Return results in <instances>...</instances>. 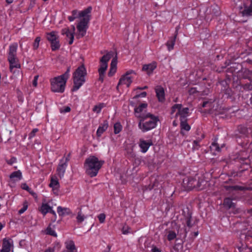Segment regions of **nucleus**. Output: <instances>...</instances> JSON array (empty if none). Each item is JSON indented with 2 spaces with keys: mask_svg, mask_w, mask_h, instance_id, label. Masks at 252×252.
<instances>
[{
  "mask_svg": "<svg viewBox=\"0 0 252 252\" xmlns=\"http://www.w3.org/2000/svg\"><path fill=\"white\" fill-rule=\"evenodd\" d=\"M176 37L170 39L168 40L166 43V45L167 47L168 50L169 51H171L173 49L175 43Z\"/></svg>",
  "mask_w": 252,
  "mask_h": 252,
  "instance_id": "nucleus-28",
  "label": "nucleus"
},
{
  "mask_svg": "<svg viewBox=\"0 0 252 252\" xmlns=\"http://www.w3.org/2000/svg\"><path fill=\"white\" fill-rule=\"evenodd\" d=\"M35 199L37 198V194L31 189L28 191Z\"/></svg>",
  "mask_w": 252,
  "mask_h": 252,
  "instance_id": "nucleus-47",
  "label": "nucleus"
},
{
  "mask_svg": "<svg viewBox=\"0 0 252 252\" xmlns=\"http://www.w3.org/2000/svg\"><path fill=\"white\" fill-rule=\"evenodd\" d=\"M136 75L135 72L133 70L127 71L120 78L117 86V90L120 92L124 89L128 88L131 85L133 78Z\"/></svg>",
  "mask_w": 252,
  "mask_h": 252,
  "instance_id": "nucleus-8",
  "label": "nucleus"
},
{
  "mask_svg": "<svg viewBox=\"0 0 252 252\" xmlns=\"http://www.w3.org/2000/svg\"><path fill=\"white\" fill-rule=\"evenodd\" d=\"M147 107L146 103H143L140 104L138 107L134 108L135 113L137 117L142 118L145 115L144 113L146 111Z\"/></svg>",
  "mask_w": 252,
  "mask_h": 252,
  "instance_id": "nucleus-15",
  "label": "nucleus"
},
{
  "mask_svg": "<svg viewBox=\"0 0 252 252\" xmlns=\"http://www.w3.org/2000/svg\"><path fill=\"white\" fill-rule=\"evenodd\" d=\"M189 109L182 107L181 104H175L171 109L172 117L179 118L182 131L183 130L189 131L190 129V126L187 123L186 118L188 115Z\"/></svg>",
  "mask_w": 252,
  "mask_h": 252,
  "instance_id": "nucleus-3",
  "label": "nucleus"
},
{
  "mask_svg": "<svg viewBox=\"0 0 252 252\" xmlns=\"http://www.w3.org/2000/svg\"><path fill=\"white\" fill-rule=\"evenodd\" d=\"M97 218L100 223H103L105 221L106 216L103 213H101L98 215Z\"/></svg>",
  "mask_w": 252,
  "mask_h": 252,
  "instance_id": "nucleus-38",
  "label": "nucleus"
},
{
  "mask_svg": "<svg viewBox=\"0 0 252 252\" xmlns=\"http://www.w3.org/2000/svg\"><path fill=\"white\" fill-rule=\"evenodd\" d=\"M157 96L160 102H163L165 100V93L164 89L161 86H157L155 88Z\"/></svg>",
  "mask_w": 252,
  "mask_h": 252,
  "instance_id": "nucleus-19",
  "label": "nucleus"
},
{
  "mask_svg": "<svg viewBox=\"0 0 252 252\" xmlns=\"http://www.w3.org/2000/svg\"><path fill=\"white\" fill-rule=\"evenodd\" d=\"M115 56V53L113 51L107 52L100 60V65L98 68V72L100 77H102L108 67V62Z\"/></svg>",
  "mask_w": 252,
  "mask_h": 252,
  "instance_id": "nucleus-9",
  "label": "nucleus"
},
{
  "mask_svg": "<svg viewBox=\"0 0 252 252\" xmlns=\"http://www.w3.org/2000/svg\"><path fill=\"white\" fill-rule=\"evenodd\" d=\"M66 251L76 250L74 243L72 240H68L65 243Z\"/></svg>",
  "mask_w": 252,
  "mask_h": 252,
  "instance_id": "nucleus-27",
  "label": "nucleus"
},
{
  "mask_svg": "<svg viewBox=\"0 0 252 252\" xmlns=\"http://www.w3.org/2000/svg\"><path fill=\"white\" fill-rule=\"evenodd\" d=\"M212 106V102L211 101H205L203 102L202 106L203 107H211Z\"/></svg>",
  "mask_w": 252,
  "mask_h": 252,
  "instance_id": "nucleus-46",
  "label": "nucleus"
},
{
  "mask_svg": "<svg viewBox=\"0 0 252 252\" xmlns=\"http://www.w3.org/2000/svg\"><path fill=\"white\" fill-rule=\"evenodd\" d=\"M108 126V124L106 121L104 122L103 124H101L96 131L97 137H100L102 134L107 129Z\"/></svg>",
  "mask_w": 252,
  "mask_h": 252,
  "instance_id": "nucleus-22",
  "label": "nucleus"
},
{
  "mask_svg": "<svg viewBox=\"0 0 252 252\" xmlns=\"http://www.w3.org/2000/svg\"><path fill=\"white\" fill-rule=\"evenodd\" d=\"M91 10V7H89L87 8L86 11L84 13L85 15L83 16L84 19L80 20L79 22L77 25V32L75 33V35L77 38L83 37L86 33V31L88 29V23L90 18ZM75 31V28L74 26H72L70 29L65 28L62 30V34H65L69 39L68 42L69 44H71L73 42Z\"/></svg>",
  "mask_w": 252,
  "mask_h": 252,
  "instance_id": "nucleus-1",
  "label": "nucleus"
},
{
  "mask_svg": "<svg viewBox=\"0 0 252 252\" xmlns=\"http://www.w3.org/2000/svg\"><path fill=\"white\" fill-rule=\"evenodd\" d=\"M54 249L53 248H49L47 249L44 252H54Z\"/></svg>",
  "mask_w": 252,
  "mask_h": 252,
  "instance_id": "nucleus-52",
  "label": "nucleus"
},
{
  "mask_svg": "<svg viewBox=\"0 0 252 252\" xmlns=\"http://www.w3.org/2000/svg\"><path fill=\"white\" fill-rule=\"evenodd\" d=\"M86 11V9L81 11H78L77 10H73L71 12L72 16L75 17V18H79L80 20L83 19L84 17L83 16L84 14V12Z\"/></svg>",
  "mask_w": 252,
  "mask_h": 252,
  "instance_id": "nucleus-25",
  "label": "nucleus"
},
{
  "mask_svg": "<svg viewBox=\"0 0 252 252\" xmlns=\"http://www.w3.org/2000/svg\"><path fill=\"white\" fill-rule=\"evenodd\" d=\"M21 188L22 189H23L24 190H26L28 191H30V190L31 189L29 187V186L26 183L22 184L21 185Z\"/></svg>",
  "mask_w": 252,
  "mask_h": 252,
  "instance_id": "nucleus-45",
  "label": "nucleus"
},
{
  "mask_svg": "<svg viewBox=\"0 0 252 252\" xmlns=\"http://www.w3.org/2000/svg\"><path fill=\"white\" fill-rule=\"evenodd\" d=\"M158 120V117L148 113L141 118L138 126L143 132H146L156 127Z\"/></svg>",
  "mask_w": 252,
  "mask_h": 252,
  "instance_id": "nucleus-6",
  "label": "nucleus"
},
{
  "mask_svg": "<svg viewBox=\"0 0 252 252\" xmlns=\"http://www.w3.org/2000/svg\"><path fill=\"white\" fill-rule=\"evenodd\" d=\"M175 118H176V120H175L173 123V124L174 126H176L178 125V119L179 118H177L176 117H175Z\"/></svg>",
  "mask_w": 252,
  "mask_h": 252,
  "instance_id": "nucleus-53",
  "label": "nucleus"
},
{
  "mask_svg": "<svg viewBox=\"0 0 252 252\" xmlns=\"http://www.w3.org/2000/svg\"><path fill=\"white\" fill-rule=\"evenodd\" d=\"M152 252H160V251L156 247L153 248Z\"/></svg>",
  "mask_w": 252,
  "mask_h": 252,
  "instance_id": "nucleus-50",
  "label": "nucleus"
},
{
  "mask_svg": "<svg viewBox=\"0 0 252 252\" xmlns=\"http://www.w3.org/2000/svg\"><path fill=\"white\" fill-rule=\"evenodd\" d=\"M59 37V35L58 33L55 31H52L46 33V38L50 42L53 50H56L60 47Z\"/></svg>",
  "mask_w": 252,
  "mask_h": 252,
  "instance_id": "nucleus-10",
  "label": "nucleus"
},
{
  "mask_svg": "<svg viewBox=\"0 0 252 252\" xmlns=\"http://www.w3.org/2000/svg\"><path fill=\"white\" fill-rule=\"evenodd\" d=\"M152 144V141L151 139L145 140L143 138L140 139L138 143L140 151L143 153H145Z\"/></svg>",
  "mask_w": 252,
  "mask_h": 252,
  "instance_id": "nucleus-14",
  "label": "nucleus"
},
{
  "mask_svg": "<svg viewBox=\"0 0 252 252\" xmlns=\"http://www.w3.org/2000/svg\"><path fill=\"white\" fill-rule=\"evenodd\" d=\"M38 75H35L34 77V79L32 81V85L34 86V87H36L37 85V80H38Z\"/></svg>",
  "mask_w": 252,
  "mask_h": 252,
  "instance_id": "nucleus-44",
  "label": "nucleus"
},
{
  "mask_svg": "<svg viewBox=\"0 0 252 252\" xmlns=\"http://www.w3.org/2000/svg\"><path fill=\"white\" fill-rule=\"evenodd\" d=\"M147 95V94L146 92H143L139 94H137L135 95L134 97H133L131 100L130 101V102L131 105H134L135 104V102L137 100V99L139 97H145Z\"/></svg>",
  "mask_w": 252,
  "mask_h": 252,
  "instance_id": "nucleus-29",
  "label": "nucleus"
},
{
  "mask_svg": "<svg viewBox=\"0 0 252 252\" xmlns=\"http://www.w3.org/2000/svg\"><path fill=\"white\" fill-rule=\"evenodd\" d=\"M223 204L227 208H231L234 207V203L231 199L229 198L224 199Z\"/></svg>",
  "mask_w": 252,
  "mask_h": 252,
  "instance_id": "nucleus-30",
  "label": "nucleus"
},
{
  "mask_svg": "<svg viewBox=\"0 0 252 252\" xmlns=\"http://www.w3.org/2000/svg\"><path fill=\"white\" fill-rule=\"evenodd\" d=\"M5 1L8 4H10L13 2V0H5Z\"/></svg>",
  "mask_w": 252,
  "mask_h": 252,
  "instance_id": "nucleus-55",
  "label": "nucleus"
},
{
  "mask_svg": "<svg viewBox=\"0 0 252 252\" xmlns=\"http://www.w3.org/2000/svg\"><path fill=\"white\" fill-rule=\"evenodd\" d=\"M197 177V183H196V189L201 190L206 188L207 186V182L204 179L203 176L201 175L199 176L196 175Z\"/></svg>",
  "mask_w": 252,
  "mask_h": 252,
  "instance_id": "nucleus-17",
  "label": "nucleus"
},
{
  "mask_svg": "<svg viewBox=\"0 0 252 252\" xmlns=\"http://www.w3.org/2000/svg\"><path fill=\"white\" fill-rule=\"evenodd\" d=\"M210 149L211 151H216L218 152L220 151V148L219 147L217 144L214 143H213L211 146H210Z\"/></svg>",
  "mask_w": 252,
  "mask_h": 252,
  "instance_id": "nucleus-39",
  "label": "nucleus"
},
{
  "mask_svg": "<svg viewBox=\"0 0 252 252\" xmlns=\"http://www.w3.org/2000/svg\"><path fill=\"white\" fill-rule=\"evenodd\" d=\"M87 70L84 65L79 66L73 74V87L72 91H77L85 83Z\"/></svg>",
  "mask_w": 252,
  "mask_h": 252,
  "instance_id": "nucleus-7",
  "label": "nucleus"
},
{
  "mask_svg": "<svg viewBox=\"0 0 252 252\" xmlns=\"http://www.w3.org/2000/svg\"><path fill=\"white\" fill-rule=\"evenodd\" d=\"M13 247V241L11 239L3 240L2 249L0 252H10Z\"/></svg>",
  "mask_w": 252,
  "mask_h": 252,
  "instance_id": "nucleus-16",
  "label": "nucleus"
},
{
  "mask_svg": "<svg viewBox=\"0 0 252 252\" xmlns=\"http://www.w3.org/2000/svg\"><path fill=\"white\" fill-rule=\"evenodd\" d=\"M104 106V105L103 103H99L97 105H96L94 106L93 108V111L96 113H99L100 112L101 109Z\"/></svg>",
  "mask_w": 252,
  "mask_h": 252,
  "instance_id": "nucleus-31",
  "label": "nucleus"
},
{
  "mask_svg": "<svg viewBox=\"0 0 252 252\" xmlns=\"http://www.w3.org/2000/svg\"><path fill=\"white\" fill-rule=\"evenodd\" d=\"M176 233L172 230H170L168 231L167 237V239L169 241H171L173 239H174L176 237Z\"/></svg>",
  "mask_w": 252,
  "mask_h": 252,
  "instance_id": "nucleus-33",
  "label": "nucleus"
},
{
  "mask_svg": "<svg viewBox=\"0 0 252 252\" xmlns=\"http://www.w3.org/2000/svg\"><path fill=\"white\" fill-rule=\"evenodd\" d=\"M47 233L55 237L57 236V234L56 232L51 228H48L47 229Z\"/></svg>",
  "mask_w": 252,
  "mask_h": 252,
  "instance_id": "nucleus-41",
  "label": "nucleus"
},
{
  "mask_svg": "<svg viewBox=\"0 0 252 252\" xmlns=\"http://www.w3.org/2000/svg\"><path fill=\"white\" fill-rule=\"evenodd\" d=\"M199 141H197V140H195L193 141V145H192L193 150H196L198 149V148L199 147Z\"/></svg>",
  "mask_w": 252,
  "mask_h": 252,
  "instance_id": "nucleus-42",
  "label": "nucleus"
},
{
  "mask_svg": "<svg viewBox=\"0 0 252 252\" xmlns=\"http://www.w3.org/2000/svg\"><path fill=\"white\" fill-rule=\"evenodd\" d=\"M68 19L69 20V21L72 22V21H74V19H75L76 18H75L74 17H73V16L71 15V16H68Z\"/></svg>",
  "mask_w": 252,
  "mask_h": 252,
  "instance_id": "nucleus-51",
  "label": "nucleus"
},
{
  "mask_svg": "<svg viewBox=\"0 0 252 252\" xmlns=\"http://www.w3.org/2000/svg\"><path fill=\"white\" fill-rule=\"evenodd\" d=\"M68 158H63L60 161V164L57 168V174L60 178L63 177L66 168L67 167V162Z\"/></svg>",
  "mask_w": 252,
  "mask_h": 252,
  "instance_id": "nucleus-13",
  "label": "nucleus"
},
{
  "mask_svg": "<svg viewBox=\"0 0 252 252\" xmlns=\"http://www.w3.org/2000/svg\"><path fill=\"white\" fill-rule=\"evenodd\" d=\"M40 41V38L39 37H37L35 38L34 42L33 45L34 49H36L38 47Z\"/></svg>",
  "mask_w": 252,
  "mask_h": 252,
  "instance_id": "nucleus-40",
  "label": "nucleus"
},
{
  "mask_svg": "<svg viewBox=\"0 0 252 252\" xmlns=\"http://www.w3.org/2000/svg\"><path fill=\"white\" fill-rule=\"evenodd\" d=\"M22 173L20 171L13 172L10 175V181L15 182L20 180L22 179Z\"/></svg>",
  "mask_w": 252,
  "mask_h": 252,
  "instance_id": "nucleus-23",
  "label": "nucleus"
},
{
  "mask_svg": "<svg viewBox=\"0 0 252 252\" xmlns=\"http://www.w3.org/2000/svg\"><path fill=\"white\" fill-rule=\"evenodd\" d=\"M197 177L186 178L183 180V186L185 190H189L193 189H196Z\"/></svg>",
  "mask_w": 252,
  "mask_h": 252,
  "instance_id": "nucleus-11",
  "label": "nucleus"
},
{
  "mask_svg": "<svg viewBox=\"0 0 252 252\" xmlns=\"http://www.w3.org/2000/svg\"><path fill=\"white\" fill-rule=\"evenodd\" d=\"M63 252H77V250H73L64 251Z\"/></svg>",
  "mask_w": 252,
  "mask_h": 252,
  "instance_id": "nucleus-54",
  "label": "nucleus"
},
{
  "mask_svg": "<svg viewBox=\"0 0 252 252\" xmlns=\"http://www.w3.org/2000/svg\"><path fill=\"white\" fill-rule=\"evenodd\" d=\"M156 67V63L155 62H153L148 64H144L143 66L142 70L143 71H145L148 75H150Z\"/></svg>",
  "mask_w": 252,
  "mask_h": 252,
  "instance_id": "nucleus-21",
  "label": "nucleus"
},
{
  "mask_svg": "<svg viewBox=\"0 0 252 252\" xmlns=\"http://www.w3.org/2000/svg\"><path fill=\"white\" fill-rule=\"evenodd\" d=\"M147 88V86H144V87L143 88H139L138 89H140V90H143V89H146Z\"/></svg>",
  "mask_w": 252,
  "mask_h": 252,
  "instance_id": "nucleus-56",
  "label": "nucleus"
},
{
  "mask_svg": "<svg viewBox=\"0 0 252 252\" xmlns=\"http://www.w3.org/2000/svg\"><path fill=\"white\" fill-rule=\"evenodd\" d=\"M122 231L123 234L125 235L128 234L131 232L130 231V228L127 225H124L122 228Z\"/></svg>",
  "mask_w": 252,
  "mask_h": 252,
  "instance_id": "nucleus-36",
  "label": "nucleus"
},
{
  "mask_svg": "<svg viewBox=\"0 0 252 252\" xmlns=\"http://www.w3.org/2000/svg\"><path fill=\"white\" fill-rule=\"evenodd\" d=\"M67 209L59 206L57 208V212L60 216H63L67 213Z\"/></svg>",
  "mask_w": 252,
  "mask_h": 252,
  "instance_id": "nucleus-34",
  "label": "nucleus"
},
{
  "mask_svg": "<svg viewBox=\"0 0 252 252\" xmlns=\"http://www.w3.org/2000/svg\"><path fill=\"white\" fill-rule=\"evenodd\" d=\"M49 186L52 189V191L54 194L55 195L59 194L60 185L59 180L56 176L54 175L51 177Z\"/></svg>",
  "mask_w": 252,
  "mask_h": 252,
  "instance_id": "nucleus-12",
  "label": "nucleus"
},
{
  "mask_svg": "<svg viewBox=\"0 0 252 252\" xmlns=\"http://www.w3.org/2000/svg\"><path fill=\"white\" fill-rule=\"evenodd\" d=\"M18 45L14 43L9 45L7 50V60L9 63V68L13 75L11 78L15 79L20 76L22 72L20 70L21 64L17 57Z\"/></svg>",
  "mask_w": 252,
  "mask_h": 252,
  "instance_id": "nucleus-2",
  "label": "nucleus"
},
{
  "mask_svg": "<svg viewBox=\"0 0 252 252\" xmlns=\"http://www.w3.org/2000/svg\"><path fill=\"white\" fill-rule=\"evenodd\" d=\"M111 246L108 245V246H107L106 249L105 250H104V251H103L102 252H111Z\"/></svg>",
  "mask_w": 252,
  "mask_h": 252,
  "instance_id": "nucleus-49",
  "label": "nucleus"
},
{
  "mask_svg": "<svg viewBox=\"0 0 252 252\" xmlns=\"http://www.w3.org/2000/svg\"><path fill=\"white\" fill-rule=\"evenodd\" d=\"M103 163V161L99 160L96 157L91 156L86 159L84 168L87 174L90 177H95L97 175Z\"/></svg>",
  "mask_w": 252,
  "mask_h": 252,
  "instance_id": "nucleus-4",
  "label": "nucleus"
},
{
  "mask_svg": "<svg viewBox=\"0 0 252 252\" xmlns=\"http://www.w3.org/2000/svg\"><path fill=\"white\" fill-rule=\"evenodd\" d=\"M114 133H119L122 129V126L120 123H116L114 126Z\"/></svg>",
  "mask_w": 252,
  "mask_h": 252,
  "instance_id": "nucleus-32",
  "label": "nucleus"
},
{
  "mask_svg": "<svg viewBox=\"0 0 252 252\" xmlns=\"http://www.w3.org/2000/svg\"><path fill=\"white\" fill-rule=\"evenodd\" d=\"M240 12L243 16H247L250 15L252 13V0L251 5L249 7L245 6L243 8H240Z\"/></svg>",
  "mask_w": 252,
  "mask_h": 252,
  "instance_id": "nucleus-24",
  "label": "nucleus"
},
{
  "mask_svg": "<svg viewBox=\"0 0 252 252\" xmlns=\"http://www.w3.org/2000/svg\"><path fill=\"white\" fill-rule=\"evenodd\" d=\"M3 228V225L0 223V231Z\"/></svg>",
  "mask_w": 252,
  "mask_h": 252,
  "instance_id": "nucleus-57",
  "label": "nucleus"
},
{
  "mask_svg": "<svg viewBox=\"0 0 252 252\" xmlns=\"http://www.w3.org/2000/svg\"><path fill=\"white\" fill-rule=\"evenodd\" d=\"M39 210L44 215H46L48 213H51L53 215L56 216L55 212L53 211L52 209V207L47 203H42Z\"/></svg>",
  "mask_w": 252,
  "mask_h": 252,
  "instance_id": "nucleus-20",
  "label": "nucleus"
},
{
  "mask_svg": "<svg viewBox=\"0 0 252 252\" xmlns=\"http://www.w3.org/2000/svg\"><path fill=\"white\" fill-rule=\"evenodd\" d=\"M28 207V203L27 201H25L23 204L22 208L19 211V214H22L24 213L27 210Z\"/></svg>",
  "mask_w": 252,
  "mask_h": 252,
  "instance_id": "nucleus-35",
  "label": "nucleus"
},
{
  "mask_svg": "<svg viewBox=\"0 0 252 252\" xmlns=\"http://www.w3.org/2000/svg\"><path fill=\"white\" fill-rule=\"evenodd\" d=\"M70 111V108L69 106H63L60 109L61 113L65 114Z\"/></svg>",
  "mask_w": 252,
  "mask_h": 252,
  "instance_id": "nucleus-37",
  "label": "nucleus"
},
{
  "mask_svg": "<svg viewBox=\"0 0 252 252\" xmlns=\"http://www.w3.org/2000/svg\"><path fill=\"white\" fill-rule=\"evenodd\" d=\"M198 235V233H195V235Z\"/></svg>",
  "mask_w": 252,
  "mask_h": 252,
  "instance_id": "nucleus-58",
  "label": "nucleus"
},
{
  "mask_svg": "<svg viewBox=\"0 0 252 252\" xmlns=\"http://www.w3.org/2000/svg\"><path fill=\"white\" fill-rule=\"evenodd\" d=\"M70 68L63 75L50 80L51 91L55 93H62L64 92L67 80L69 76Z\"/></svg>",
  "mask_w": 252,
  "mask_h": 252,
  "instance_id": "nucleus-5",
  "label": "nucleus"
},
{
  "mask_svg": "<svg viewBox=\"0 0 252 252\" xmlns=\"http://www.w3.org/2000/svg\"><path fill=\"white\" fill-rule=\"evenodd\" d=\"M38 131V129L37 128H34L32 131L29 134V138H32L34 136L35 133Z\"/></svg>",
  "mask_w": 252,
  "mask_h": 252,
  "instance_id": "nucleus-43",
  "label": "nucleus"
},
{
  "mask_svg": "<svg viewBox=\"0 0 252 252\" xmlns=\"http://www.w3.org/2000/svg\"><path fill=\"white\" fill-rule=\"evenodd\" d=\"M112 58L110 64V70L108 72V75L109 76H112L117 71V59L115 54Z\"/></svg>",
  "mask_w": 252,
  "mask_h": 252,
  "instance_id": "nucleus-18",
  "label": "nucleus"
},
{
  "mask_svg": "<svg viewBox=\"0 0 252 252\" xmlns=\"http://www.w3.org/2000/svg\"><path fill=\"white\" fill-rule=\"evenodd\" d=\"M88 217V215L84 214L81 211L78 212L76 217L77 221L79 223H81Z\"/></svg>",
  "mask_w": 252,
  "mask_h": 252,
  "instance_id": "nucleus-26",
  "label": "nucleus"
},
{
  "mask_svg": "<svg viewBox=\"0 0 252 252\" xmlns=\"http://www.w3.org/2000/svg\"><path fill=\"white\" fill-rule=\"evenodd\" d=\"M195 93H197V90L196 89V88H191L189 90V94H195Z\"/></svg>",
  "mask_w": 252,
  "mask_h": 252,
  "instance_id": "nucleus-48",
  "label": "nucleus"
}]
</instances>
